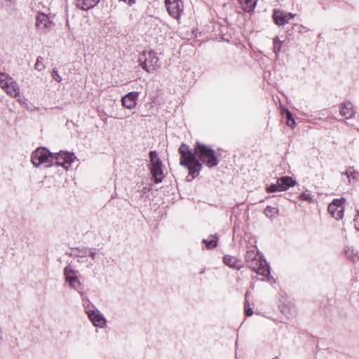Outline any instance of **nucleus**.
<instances>
[{"instance_id": "nucleus-1", "label": "nucleus", "mask_w": 359, "mask_h": 359, "mask_svg": "<svg viewBox=\"0 0 359 359\" xmlns=\"http://www.w3.org/2000/svg\"><path fill=\"white\" fill-rule=\"evenodd\" d=\"M178 151L180 154V164L187 168L192 178L196 177L202 169V163L200 161L208 168L215 167L219 163L215 151L199 142L195 143L194 151L184 143L181 144Z\"/></svg>"}, {"instance_id": "nucleus-2", "label": "nucleus", "mask_w": 359, "mask_h": 359, "mask_svg": "<svg viewBox=\"0 0 359 359\" xmlns=\"http://www.w3.org/2000/svg\"><path fill=\"white\" fill-rule=\"evenodd\" d=\"M245 261L248 266L257 274L263 276H268L270 274L269 266L255 248L247 251Z\"/></svg>"}, {"instance_id": "nucleus-3", "label": "nucleus", "mask_w": 359, "mask_h": 359, "mask_svg": "<svg viewBox=\"0 0 359 359\" xmlns=\"http://www.w3.org/2000/svg\"><path fill=\"white\" fill-rule=\"evenodd\" d=\"M139 60L141 62V67L149 73L154 72L160 67L158 57L154 51L143 52Z\"/></svg>"}, {"instance_id": "nucleus-4", "label": "nucleus", "mask_w": 359, "mask_h": 359, "mask_svg": "<svg viewBox=\"0 0 359 359\" xmlns=\"http://www.w3.org/2000/svg\"><path fill=\"white\" fill-rule=\"evenodd\" d=\"M31 161L36 167L46 163V167L53 165V153H50L46 148H38L32 154Z\"/></svg>"}, {"instance_id": "nucleus-5", "label": "nucleus", "mask_w": 359, "mask_h": 359, "mask_svg": "<svg viewBox=\"0 0 359 359\" xmlns=\"http://www.w3.org/2000/svg\"><path fill=\"white\" fill-rule=\"evenodd\" d=\"M151 162V173L155 183L158 184L162 182L164 176L163 172V163L158 156L156 151H151L149 153Z\"/></svg>"}, {"instance_id": "nucleus-6", "label": "nucleus", "mask_w": 359, "mask_h": 359, "mask_svg": "<svg viewBox=\"0 0 359 359\" xmlns=\"http://www.w3.org/2000/svg\"><path fill=\"white\" fill-rule=\"evenodd\" d=\"M0 87L13 97L20 96V88L15 81L6 74H0Z\"/></svg>"}, {"instance_id": "nucleus-7", "label": "nucleus", "mask_w": 359, "mask_h": 359, "mask_svg": "<svg viewBox=\"0 0 359 359\" xmlns=\"http://www.w3.org/2000/svg\"><path fill=\"white\" fill-rule=\"evenodd\" d=\"M296 182L291 177L285 176L277 180L276 184H272L266 188L267 192L283 191L292 187Z\"/></svg>"}, {"instance_id": "nucleus-8", "label": "nucleus", "mask_w": 359, "mask_h": 359, "mask_svg": "<svg viewBox=\"0 0 359 359\" xmlns=\"http://www.w3.org/2000/svg\"><path fill=\"white\" fill-rule=\"evenodd\" d=\"M75 156L73 153L60 151L59 153H53V165L62 166L67 169L71 165Z\"/></svg>"}, {"instance_id": "nucleus-9", "label": "nucleus", "mask_w": 359, "mask_h": 359, "mask_svg": "<svg viewBox=\"0 0 359 359\" xmlns=\"http://www.w3.org/2000/svg\"><path fill=\"white\" fill-rule=\"evenodd\" d=\"M165 6L170 16L178 20L184 11V5L181 0H165Z\"/></svg>"}, {"instance_id": "nucleus-10", "label": "nucleus", "mask_w": 359, "mask_h": 359, "mask_svg": "<svg viewBox=\"0 0 359 359\" xmlns=\"http://www.w3.org/2000/svg\"><path fill=\"white\" fill-rule=\"evenodd\" d=\"M344 198L334 199L328 206V211L336 219H340L344 216Z\"/></svg>"}, {"instance_id": "nucleus-11", "label": "nucleus", "mask_w": 359, "mask_h": 359, "mask_svg": "<svg viewBox=\"0 0 359 359\" xmlns=\"http://www.w3.org/2000/svg\"><path fill=\"white\" fill-rule=\"evenodd\" d=\"M52 22L47 15L39 13L36 18V27L42 32L49 31L52 28Z\"/></svg>"}, {"instance_id": "nucleus-12", "label": "nucleus", "mask_w": 359, "mask_h": 359, "mask_svg": "<svg viewBox=\"0 0 359 359\" xmlns=\"http://www.w3.org/2000/svg\"><path fill=\"white\" fill-rule=\"evenodd\" d=\"M138 97V92H130L121 98V104L124 107L132 109L137 105Z\"/></svg>"}, {"instance_id": "nucleus-13", "label": "nucleus", "mask_w": 359, "mask_h": 359, "mask_svg": "<svg viewBox=\"0 0 359 359\" xmlns=\"http://www.w3.org/2000/svg\"><path fill=\"white\" fill-rule=\"evenodd\" d=\"M87 313L90 320L95 326L102 327L105 325L106 320L99 311H88Z\"/></svg>"}, {"instance_id": "nucleus-14", "label": "nucleus", "mask_w": 359, "mask_h": 359, "mask_svg": "<svg viewBox=\"0 0 359 359\" xmlns=\"http://www.w3.org/2000/svg\"><path fill=\"white\" fill-rule=\"evenodd\" d=\"M340 114L346 118H352L355 114L352 103L350 102L342 103L341 104Z\"/></svg>"}, {"instance_id": "nucleus-15", "label": "nucleus", "mask_w": 359, "mask_h": 359, "mask_svg": "<svg viewBox=\"0 0 359 359\" xmlns=\"http://www.w3.org/2000/svg\"><path fill=\"white\" fill-rule=\"evenodd\" d=\"M100 0H75L77 8L87 11L96 6Z\"/></svg>"}, {"instance_id": "nucleus-16", "label": "nucleus", "mask_w": 359, "mask_h": 359, "mask_svg": "<svg viewBox=\"0 0 359 359\" xmlns=\"http://www.w3.org/2000/svg\"><path fill=\"white\" fill-rule=\"evenodd\" d=\"M273 18L275 23L279 26L284 25L289 20L287 15L285 13L280 11H274L273 14Z\"/></svg>"}, {"instance_id": "nucleus-17", "label": "nucleus", "mask_w": 359, "mask_h": 359, "mask_svg": "<svg viewBox=\"0 0 359 359\" xmlns=\"http://www.w3.org/2000/svg\"><path fill=\"white\" fill-rule=\"evenodd\" d=\"M224 262L226 265L231 268L239 269L243 266L242 262L238 260L236 257L225 255L224 257Z\"/></svg>"}, {"instance_id": "nucleus-18", "label": "nucleus", "mask_w": 359, "mask_h": 359, "mask_svg": "<svg viewBox=\"0 0 359 359\" xmlns=\"http://www.w3.org/2000/svg\"><path fill=\"white\" fill-rule=\"evenodd\" d=\"M257 0H238L245 12H251L256 6Z\"/></svg>"}, {"instance_id": "nucleus-19", "label": "nucleus", "mask_w": 359, "mask_h": 359, "mask_svg": "<svg viewBox=\"0 0 359 359\" xmlns=\"http://www.w3.org/2000/svg\"><path fill=\"white\" fill-rule=\"evenodd\" d=\"M217 236L216 235H210L207 238L203 239V242L205 244L208 249H213L217 244Z\"/></svg>"}, {"instance_id": "nucleus-20", "label": "nucleus", "mask_w": 359, "mask_h": 359, "mask_svg": "<svg viewBox=\"0 0 359 359\" xmlns=\"http://www.w3.org/2000/svg\"><path fill=\"white\" fill-rule=\"evenodd\" d=\"M66 280L69 283L70 285H73V282H78V278L74 276V271L68 267H66L64 270Z\"/></svg>"}, {"instance_id": "nucleus-21", "label": "nucleus", "mask_w": 359, "mask_h": 359, "mask_svg": "<svg viewBox=\"0 0 359 359\" xmlns=\"http://www.w3.org/2000/svg\"><path fill=\"white\" fill-rule=\"evenodd\" d=\"M45 65L43 64V58L41 56H39L36 58V63L34 65V69L38 72H42L45 69Z\"/></svg>"}, {"instance_id": "nucleus-22", "label": "nucleus", "mask_w": 359, "mask_h": 359, "mask_svg": "<svg viewBox=\"0 0 359 359\" xmlns=\"http://www.w3.org/2000/svg\"><path fill=\"white\" fill-rule=\"evenodd\" d=\"M282 47V41H280L278 36L273 39V52L276 55L279 53Z\"/></svg>"}, {"instance_id": "nucleus-23", "label": "nucleus", "mask_w": 359, "mask_h": 359, "mask_svg": "<svg viewBox=\"0 0 359 359\" xmlns=\"http://www.w3.org/2000/svg\"><path fill=\"white\" fill-rule=\"evenodd\" d=\"M346 175L348 178L349 182H351V180H355L358 177H359V172L358 171H355L354 170H348L345 172Z\"/></svg>"}, {"instance_id": "nucleus-24", "label": "nucleus", "mask_w": 359, "mask_h": 359, "mask_svg": "<svg viewBox=\"0 0 359 359\" xmlns=\"http://www.w3.org/2000/svg\"><path fill=\"white\" fill-rule=\"evenodd\" d=\"M264 213L268 217H273L277 213V209L276 208L271 206H267L264 210Z\"/></svg>"}, {"instance_id": "nucleus-25", "label": "nucleus", "mask_w": 359, "mask_h": 359, "mask_svg": "<svg viewBox=\"0 0 359 359\" xmlns=\"http://www.w3.org/2000/svg\"><path fill=\"white\" fill-rule=\"evenodd\" d=\"M248 294V292H247L246 294H245V304H244V309H245V313L246 316H250L252 315L253 311L250 308V303H249V302L247 299Z\"/></svg>"}, {"instance_id": "nucleus-26", "label": "nucleus", "mask_w": 359, "mask_h": 359, "mask_svg": "<svg viewBox=\"0 0 359 359\" xmlns=\"http://www.w3.org/2000/svg\"><path fill=\"white\" fill-rule=\"evenodd\" d=\"M286 117H287V125L291 128H293L295 125V121L292 117V113L287 110L286 111Z\"/></svg>"}, {"instance_id": "nucleus-27", "label": "nucleus", "mask_w": 359, "mask_h": 359, "mask_svg": "<svg viewBox=\"0 0 359 359\" xmlns=\"http://www.w3.org/2000/svg\"><path fill=\"white\" fill-rule=\"evenodd\" d=\"M301 200L311 202L313 201V196L309 193H302L299 196Z\"/></svg>"}, {"instance_id": "nucleus-28", "label": "nucleus", "mask_w": 359, "mask_h": 359, "mask_svg": "<svg viewBox=\"0 0 359 359\" xmlns=\"http://www.w3.org/2000/svg\"><path fill=\"white\" fill-rule=\"evenodd\" d=\"M52 77L55 81H56L59 83L62 81L61 76L58 74V72L55 69H53Z\"/></svg>"}, {"instance_id": "nucleus-29", "label": "nucleus", "mask_w": 359, "mask_h": 359, "mask_svg": "<svg viewBox=\"0 0 359 359\" xmlns=\"http://www.w3.org/2000/svg\"><path fill=\"white\" fill-rule=\"evenodd\" d=\"M76 250L79 252V255L81 257H85L87 255L88 249L86 248H76Z\"/></svg>"}, {"instance_id": "nucleus-30", "label": "nucleus", "mask_w": 359, "mask_h": 359, "mask_svg": "<svg viewBox=\"0 0 359 359\" xmlns=\"http://www.w3.org/2000/svg\"><path fill=\"white\" fill-rule=\"evenodd\" d=\"M120 2H123L128 4L129 6H132L136 3V0H118Z\"/></svg>"}, {"instance_id": "nucleus-31", "label": "nucleus", "mask_w": 359, "mask_h": 359, "mask_svg": "<svg viewBox=\"0 0 359 359\" xmlns=\"http://www.w3.org/2000/svg\"><path fill=\"white\" fill-rule=\"evenodd\" d=\"M79 285H80V283L78 280V282H73V285H71V286L72 287H74V289H77V286H79Z\"/></svg>"}, {"instance_id": "nucleus-32", "label": "nucleus", "mask_w": 359, "mask_h": 359, "mask_svg": "<svg viewBox=\"0 0 359 359\" xmlns=\"http://www.w3.org/2000/svg\"><path fill=\"white\" fill-rule=\"evenodd\" d=\"M90 256L92 257V259H95L96 257V252L95 251H90Z\"/></svg>"}, {"instance_id": "nucleus-33", "label": "nucleus", "mask_w": 359, "mask_h": 359, "mask_svg": "<svg viewBox=\"0 0 359 359\" xmlns=\"http://www.w3.org/2000/svg\"><path fill=\"white\" fill-rule=\"evenodd\" d=\"M287 15V18L289 19H292L294 17V15L292 14V13H286Z\"/></svg>"}, {"instance_id": "nucleus-34", "label": "nucleus", "mask_w": 359, "mask_h": 359, "mask_svg": "<svg viewBox=\"0 0 359 359\" xmlns=\"http://www.w3.org/2000/svg\"><path fill=\"white\" fill-rule=\"evenodd\" d=\"M273 359H280L278 356H276L275 358H273Z\"/></svg>"}]
</instances>
